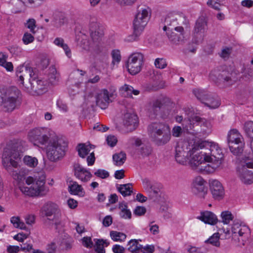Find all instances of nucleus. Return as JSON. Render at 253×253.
<instances>
[{"mask_svg": "<svg viewBox=\"0 0 253 253\" xmlns=\"http://www.w3.org/2000/svg\"><path fill=\"white\" fill-rule=\"evenodd\" d=\"M139 154L143 157L148 156L152 152V148L148 145H143L138 150Z\"/></svg>", "mask_w": 253, "mask_h": 253, "instance_id": "6e6d98bb", "label": "nucleus"}, {"mask_svg": "<svg viewBox=\"0 0 253 253\" xmlns=\"http://www.w3.org/2000/svg\"><path fill=\"white\" fill-rule=\"evenodd\" d=\"M197 218L205 223L212 225H215L218 222L217 216L213 212L210 211L201 212L200 215Z\"/></svg>", "mask_w": 253, "mask_h": 253, "instance_id": "4be33fe9", "label": "nucleus"}, {"mask_svg": "<svg viewBox=\"0 0 253 253\" xmlns=\"http://www.w3.org/2000/svg\"><path fill=\"white\" fill-rule=\"evenodd\" d=\"M54 43L62 47L64 50L66 55L69 58L71 57V51L68 45L64 42V40L61 38H56L54 41Z\"/></svg>", "mask_w": 253, "mask_h": 253, "instance_id": "f704fd0d", "label": "nucleus"}, {"mask_svg": "<svg viewBox=\"0 0 253 253\" xmlns=\"http://www.w3.org/2000/svg\"><path fill=\"white\" fill-rule=\"evenodd\" d=\"M228 145L230 151L235 155H239L243 151L244 144L242 141L229 143Z\"/></svg>", "mask_w": 253, "mask_h": 253, "instance_id": "c756f323", "label": "nucleus"}, {"mask_svg": "<svg viewBox=\"0 0 253 253\" xmlns=\"http://www.w3.org/2000/svg\"><path fill=\"white\" fill-rule=\"evenodd\" d=\"M36 22L34 19L30 18L27 21L25 24L26 27L30 29V32L33 34H35L36 33V31L35 30L36 28Z\"/></svg>", "mask_w": 253, "mask_h": 253, "instance_id": "5fc2aeb1", "label": "nucleus"}, {"mask_svg": "<svg viewBox=\"0 0 253 253\" xmlns=\"http://www.w3.org/2000/svg\"><path fill=\"white\" fill-rule=\"evenodd\" d=\"M166 102H170L169 98H166L163 100L155 99L150 102L148 107L149 116L152 118H154L160 116L162 118H166L169 114V110L167 109L166 112L164 113L161 112L165 108L164 103Z\"/></svg>", "mask_w": 253, "mask_h": 253, "instance_id": "1a4fd4ad", "label": "nucleus"}, {"mask_svg": "<svg viewBox=\"0 0 253 253\" xmlns=\"http://www.w3.org/2000/svg\"><path fill=\"white\" fill-rule=\"evenodd\" d=\"M144 61V55L140 52L131 54L128 58L126 67L128 72L136 75L141 70Z\"/></svg>", "mask_w": 253, "mask_h": 253, "instance_id": "9d476101", "label": "nucleus"}, {"mask_svg": "<svg viewBox=\"0 0 253 253\" xmlns=\"http://www.w3.org/2000/svg\"><path fill=\"white\" fill-rule=\"evenodd\" d=\"M73 240L69 236H65L61 242V246L66 250H69L72 248Z\"/></svg>", "mask_w": 253, "mask_h": 253, "instance_id": "a18cd8bd", "label": "nucleus"}, {"mask_svg": "<svg viewBox=\"0 0 253 253\" xmlns=\"http://www.w3.org/2000/svg\"><path fill=\"white\" fill-rule=\"evenodd\" d=\"M114 163L116 166H122L126 160V154L123 152L115 154L113 156Z\"/></svg>", "mask_w": 253, "mask_h": 253, "instance_id": "a19ab883", "label": "nucleus"}, {"mask_svg": "<svg viewBox=\"0 0 253 253\" xmlns=\"http://www.w3.org/2000/svg\"><path fill=\"white\" fill-rule=\"evenodd\" d=\"M189 163L198 172L208 174L218 168L223 160V154L218 144L202 141L195 144L189 154Z\"/></svg>", "mask_w": 253, "mask_h": 253, "instance_id": "f257e3e1", "label": "nucleus"}, {"mask_svg": "<svg viewBox=\"0 0 253 253\" xmlns=\"http://www.w3.org/2000/svg\"><path fill=\"white\" fill-rule=\"evenodd\" d=\"M68 146V142L65 137L57 135L51 137L46 149L47 158L53 162L62 160L66 155Z\"/></svg>", "mask_w": 253, "mask_h": 253, "instance_id": "20e7f679", "label": "nucleus"}, {"mask_svg": "<svg viewBox=\"0 0 253 253\" xmlns=\"http://www.w3.org/2000/svg\"><path fill=\"white\" fill-rule=\"evenodd\" d=\"M120 92L123 97L132 98V94L137 95L139 94L140 91L138 90L134 89L130 85L125 84L120 88Z\"/></svg>", "mask_w": 253, "mask_h": 253, "instance_id": "393cba45", "label": "nucleus"}, {"mask_svg": "<svg viewBox=\"0 0 253 253\" xmlns=\"http://www.w3.org/2000/svg\"><path fill=\"white\" fill-rule=\"evenodd\" d=\"M20 94L19 90L15 87H13L7 89L3 96L17 102Z\"/></svg>", "mask_w": 253, "mask_h": 253, "instance_id": "473e14b6", "label": "nucleus"}, {"mask_svg": "<svg viewBox=\"0 0 253 253\" xmlns=\"http://www.w3.org/2000/svg\"><path fill=\"white\" fill-rule=\"evenodd\" d=\"M80 45L84 50H89L90 42L85 35H84L82 38V40L80 43Z\"/></svg>", "mask_w": 253, "mask_h": 253, "instance_id": "680f3d73", "label": "nucleus"}, {"mask_svg": "<svg viewBox=\"0 0 253 253\" xmlns=\"http://www.w3.org/2000/svg\"><path fill=\"white\" fill-rule=\"evenodd\" d=\"M94 175L102 179H105L109 176V173L106 170L98 169L94 172Z\"/></svg>", "mask_w": 253, "mask_h": 253, "instance_id": "0e129e2a", "label": "nucleus"}, {"mask_svg": "<svg viewBox=\"0 0 253 253\" xmlns=\"http://www.w3.org/2000/svg\"><path fill=\"white\" fill-rule=\"evenodd\" d=\"M207 28V18L204 16L199 17L195 25L193 33L194 37L200 40H202Z\"/></svg>", "mask_w": 253, "mask_h": 253, "instance_id": "dca6fc26", "label": "nucleus"}, {"mask_svg": "<svg viewBox=\"0 0 253 253\" xmlns=\"http://www.w3.org/2000/svg\"><path fill=\"white\" fill-rule=\"evenodd\" d=\"M231 74L225 71L213 70L210 74V78L223 86H229L233 84L234 81L231 78Z\"/></svg>", "mask_w": 253, "mask_h": 253, "instance_id": "2eb2a0df", "label": "nucleus"}, {"mask_svg": "<svg viewBox=\"0 0 253 253\" xmlns=\"http://www.w3.org/2000/svg\"><path fill=\"white\" fill-rule=\"evenodd\" d=\"M241 181L247 184L253 183V170L243 169L240 176Z\"/></svg>", "mask_w": 253, "mask_h": 253, "instance_id": "bb28decb", "label": "nucleus"}, {"mask_svg": "<svg viewBox=\"0 0 253 253\" xmlns=\"http://www.w3.org/2000/svg\"><path fill=\"white\" fill-rule=\"evenodd\" d=\"M24 164L31 168L36 167L38 164V161L36 157H33L30 156L26 155L23 158Z\"/></svg>", "mask_w": 253, "mask_h": 253, "instance_id": "c03bdc74", "label": "nucleus"}, {"mask_svg": "<svg viewBox=\"0 0 253 253\" xmlns=\"http://www.w3.org/2000/svg\"><path fill=\"white\" fill-rule=\"evenodd\" d=\"M148 133L156 144L162 145L167 143L170 139V129L165 123L154 122L148 126Z\"/></svg>", "mask_w": 253, "mask_h": 253, "instance_id": "423d86ee", "label": "nucleus"}, {"mask_svg": "<svg viewBox=\"0 0 253 253\" xmlns=\"http://www.w3.org/2000/svg\"><path fill=\"white\" fill-rule=\"evenodd\" d=\"M188 145L187 142L182 141L176 144L175 148V159L179 164L185 165L187 163L191 151V149L188 148Z\"/></svg>", "mask_w": 253, "mask_h": 253, "instance_id": "ddd939ff", "label": "nucleus"}, {"mask_svg": "<svg viewBox=\"0 0 253 253\" xmlns=\"http://www.w3.org/2000/svg\"><path fill=\"white\" fill-rule=\"evenodd\" d=\"M221 217L222 219V222L224 224H228L231 221L233 220L234 216L230 211H225L221 212Z\"/></svg>", "mask_w": 253, "mask_h": 253, "instance_id": "8fccbe9b", "label": "nucleus"}, {"mask_svg": "<svg viewBox=\"0 0 253 253\" xmlns=\"http://www.w3.org/2000/svg\"><path fill=\"white\" fill-rule=\"evenodd\" d=\"M20 250L27 253L30 252L31 251H33V245L31 243L30 241L27 242L26 243H23L22 244L20 245Z\"/></svg>", "mask_w": 253, "mask_h": 253, "instance_id": "e2e57ef3", "label": "nucleus"}, {"mask_svg": "<svg viewBox=\"0 0 253 253\" xmlns=\"http://www.w3.org/2000/svg\"><path fill=\"white\" fill-rule=\"evenodd\" d=\"M241 165L243 169H253V158L250 157H242L240 161Z\"/></svg>", "mask_w": 253, "mask_h": 253, "instance_id": "de8ad7c7", "label": "nucleus"}, {"mask_svg": "<svg viewBox=\"0 0 253 253\" xmlns=\"http://www.w3.org/2000/svg\"><path fill=\"white\" fill-rule=\"evenodd\" d=\"M227 140L228 144L235 142L242 141L243 137L236 129H231L228 134Z\"/></svg>", "mask_w": 253, "mask_h": 253, "instance_id": "2f4dec72", "label": "nucleus"}, {"mask_svg": "<svg viewBox=\"0 0 253 253\" xmlns=\"http://www.w3.org/2000/svg\"><path fill=\"white\" fill-rule=\"evenodd\" d=\"M28 137L29 140L36 145H44L50 139L47 129L43 127L36 128L31 130Z\"/></svg>", "mask_w": 253, "mask_h": 253, "instance_id": "9b49d317", "label": "nucleus"}, {"mask_svg": "<svg viewBox=\"0 0 253 253\" xmlns=\"http://www.w3.org/2000/svg\"><path fill=\"white\" fill-rule=\"evenodd\" d=\"M118 190L124 197L129 196L132 193V185L131 183L120 185Z\"/></svg>", "mask_w": 253, "mask_h": 253, "instance_id": "58836bf2", "label": "nucleus"}, {"mask_svg": "<svg viewBox=\"0 0 253 253\" xmlns=\"http://www.w3.org/2000/svg\"><path fill=\"white\" fill-rule=\"evenodd\" d=\"M10 222L15 228L24 230L27 229L26 225L19 216H12L10 219Z\"/></svg>", "mask_w": 253, "mask_h": 253, "instance_id": "37998d69", "label": "nucleus"}, {"mask_svg": "<svg viewBox=\"0 0 253 253\" xmlns=\"http://www.w3.org/2000/svg\"><path fill=\"white\" fill-rule=\"evenodd\" d=\"M95 251L97 253H105L104 247L109 245V242L107 240L95 239Z\"/></svg>", "mask_w": 253, "mask_h": 253, "instance_id": "c85d7f7f", "label": "nucleus"}, {"mask_svg": "<svg viewBox=\"0 0 253 253\" xmlns=\"http://www.w3.org/2000/svg\"><path fill=\"white\" fill-rule=\"evenodd\" d=\"M30 87H26L27 91L31 93L41 95L45 92L47 90L48 83L46 80L41 78L33 77L29 79Z\"/></svg>", "mask_w": 253, "mask_h": 253, "instance_id": "f8f14e48", "label": "nucleus"}, {"mask_svg": "<svg viewBox=\"0 0 253 253\" xmlns=\"http://www.w3.org/2000/svg\"><path fill=\"white\" fill-rule=\"evenodd\" d=\"M78 154L80 157L84 158L89 154L91 149V145H86L85 144L81 143L77 146Z\"/></svg>", "mask_w": 253, "mask_h": 253, "instance_id": "4c0bfd02", "label": "nucleus"}, {"mask_svg": "<svg viewBox=\"0 0 253 253\" xmlns=\"http://www.w3.org/2000/svg\"><path fill=\"white\" fill-rule=\"evenodd\" d=\"M175 120L177 123L181 124L184 131L193 134H196L200 131L206 132L207 128L211 126L210 123L205 119L196 115H192L184 120L182 116H177Z\"/></svg>", "mask_w": 253, "mask_h": 253, "instance_id": "39448f33", "label": "nucleus"}, {"mask_svg": "<svg viewBox=\"0 0 253 253\" xmlns=\"http://www.w3.org/2000/svg\"><path fill=\"white\" fill-rule=\"evenodd\" d=\"M154 182V181H151L148 178H144L142 179V185L144 189L147 192H148Z\"/></svg>", "mask_w": 253, "mask_h": 253, "instance_id": "338daca9", "label": "nucleus"}, {"mask_svg": "<svg viewBox=\"0 0 253 253\" xmlns=\"http://www.w3.org/2000/svg\"><path fill=\"white\" fill-rule=\"evenodd\" d=\"M1 97L2 98L1 106H3L6 111H12L15 108L17 102L15 101L14 100H12V99L7 98L3 95L1 96Z\"/></svg>", "mask_w": 253, "mask_h": 253, "instance_id": "72a5a7b5", "label": "nucleus"}, {"mask_svg": "<svg viewBox=\"0 0 253 253\" xmlns=\"http://www.w3.org/2000/svg\"><path fill=\"white\" fill-rule=\"evenodd\" d=\"M150 16L148 8H141L138 10L133 20V33L127 38V41L132 42L137 40L147 25Z\"/></svg>", "mask_w": 253, "mask_h": 253, "instance_id": "0eeeda50", "label": "nucleus"}, {"mask_svg": "<svg viewBox=\"0 0 253 253\" xmlns=\"http://www.w3.org/2000/svg\"><path fill=\"white\" fill-rule=\"evenodd\" d=\"M48 85L49 84H56L59 81L60 75L57 72L54 66H51L49 69L48 73Z\"/></svg>", "mask_w": 253, "mask_h": 253, "instance_id": "cd10ccee", "label": "nucleus"}, {"mask_svg": "<svg viewBox=\"0 0 253 253\" xmlns=\"http://www.w3.org/2000/svg\"><path fill=\"white\" fill-rule=\"evenodd\" d=\"M232 236L235 240L238 238L239 242L241 241L238 246L244 245V242L250 234V229L246 225H242L238 223H234L231 227Z\"/></svg>", "mask_w": 253, "mask_h": 253, "instance_id": "4468645a", "label": "nucleus"}, {"mask_svg": "<svg viewBox=\"0 0 253 253\" xmlns=\"http://www.w3.org/2000/svg\"><path fill=\"white\" fill-rule=\"evenodd\" d=\"M69 191L71 194L78 195L80 196L84 195L83 188L81 185L78 184L76 181H70L69 185Z\"/></svg>", "mask_w": 253, "mask_h": 253, "instance_id": "7c9ffc66", "label": "nucleus"}, {"mask_svg": "<svg viewBox=\"0 0 253 253\" xmlns=\"http://www.w3.org/2000/svg\"><path fill=\"white\" fill-rule=\"evenodd\" d=\"M111 55L113 59V64H118L120 62L121 60V55L120 51L119 50H113L112 51Z\"/></svg>", "mask_w": 253, "mask_h": 253, "instance_id": "13d9d810", "label": "nucleus"}, {"mask_svg": "<svg viewBox=\"0 0 253 253\" xmlns=\"http://www.w3.org/2000/svg\"><path fill=\"white\" fill-rule=\"evenodd\" d=\"M127 250L131 253H138L141 249L142 246L135 239L130 240L127 244Z\"/></svg>", "mask_w": 253, "mask_h": 253, "instance_id": "ea45409f", "label": "nucleus"}, {"mask_svg": "<svg viewBox=\"0 0 253 253\" xmlns=\"http://www.w3.org/2000/svg\"><path fill=\"white\" fill-rule=\"evenodd\" d=\"M89 30L90 37L94 42L98 41L103 35L102 31L96 22H92L90 23Z\"/></svg>", "mask_w": 253, "mask_h": 253, "instance_id": "a878e982", "label": "nucleus"}, {"mask_svg": "<svg viewBox=\"0 0 253 253\" xmlns=\"http://www.w3.org/2000/svg\"><path fill=\"white\" fill-rule=\"evenodd\" d=\"M82 241L83 246L87 248H91L93 246V243L90 237H84L82 238Z\"/></svg>", "mask_w": 253, "mask_h": 253, "instance_id": "774afa93", "label": "nucleus"}, {"mask_svg": "<svg viewBox=\"0 0 253 253\" xmlns=\"http://www.w3.org/2000/svg\"><path fill=\"white\" fill-rule=\"evenodd\" d=\"M21 158V154L19 147L17 144H8L4 148L2 156V162L3 167L17 181L18 188L19 186H25L24 181L26 178L23 172L14 170L13 168H17L18 162Z\"/></svg>", "mask_w": 253, "mask_h": 253, "instance_id": "f03ea898", "label": "nucleus"}, {"mask_svg": "<svg viewBox=\"0 0 253 253\" xmlns=\"http://www.w3.org/2000/svg\"><path fill=\"white\" fill-rule=\"evenodd\" d=\"M183 20H184V24L187 25L188 23V21L185 16L174 12L169 13L165 18L164 21L165 26L163 27V30L167 31V29H174V31L182 33L183 28L182 26H177L179 24L177 21H180Z\"/></svg>", "mask_w": 253, "mask_h": 253, "instance_id": "6e6552de", "label": "nucleus"}, {"mask_svg": "<svg viewBox=\"0 0 253 253\" xmlns=\"http://www.w3.org/2000/svg\"><path fill=\"white\" fill-rule=\"evenodd\" d=\"M161 188V184L154 181L152 187H151L150 191H148V193L150 194L153 193L156 195H158L160 192Z\"/></svg>", "mask_w": 253, "mask_h": 253, "instance_id": "bf43d9fd", "label": "nucleus"}, {"mask_svg": "<svg viewBox=\"0 0 253 253\" xmlns=\"http://www.w3.org/2000/svg\"><path fill=\"white\" fill-rule=\"evenodd\" d=\"M110 236L114 241L121 242L124 241L126 237V234L115 231L110 232Z\"/></svg>", "mask_w": 253, "mask_h": 253, "instance_id": "603ef678", "label": "nucleus"}, {"mask_svg": "<svg viewBox=\"0 0 253 253\" xmlns=\"http://www.w3.org/2000/svg\"><path fill=\"white\" fill-rule=\"evenodd\" d=\"M241 72L243 74V78L246 81H253V67L249 65L246 66L244 65Z\"/></svg>", "mask_w": 253, "mask_h": 253, "instance_id": "c9c22d12", "label": "nucleus"}, {"mask_svg": "<svg viewBox=\"0 0 253 253\" xmlns=\"http://www.w3.org/2000/svg\"><path fill=\"white\" fill-rule=\"evenodd\" d=\"M244 128L247 135L250 138H253V121L246 122Z\"/></svg>", "mask_w": 253, "mask_h": 253, "instance_id": "864d4df0", "label": "nucleus"}, {"mask_svg": "<svg viewBox=\"0 0 253 253\" xmlns=\"http://www.w3.org/2000/svg\"><path fill=\"white\" fill-rule=\"evenodd\" d=\"M219 238V233H215L207 240L205 243L210 244L215 247H219L220 246Z\"/></svg>", "mask_w": 253, "mask_h": 253, "instance_id": "09e8293b", "label": "nucleus"}, {"mask_svg": "<svg viewBox=\"0 0 253 253\" xmlns=\"http://www.w3.org/2000/svg\"><path fill=\"white\" fill-rule=\"evenodd\" d=\"M22 41L24 44H28L34 41V37L31 34L26 32L23 35Z\"/></svg>", "mask_w": 253, "mask_h": 253, "instance_id": "69168bd1", "label": "nucleus"}, {"mask_svg": "<svg viewBox=\"0 0 253 253\" xmlns=\"http://www.w3.org/2000/svg\"><path fill=\"white\" fill-rule=\"evenodd\" d=\"M74 174L76 178L84 182L88 181L92 176L89 171L79 164L74 167Z\"/></svg>", "mask_w": 253, "mask_h": 253, "instance_id": "aec40b11", "label": "nucleus"}, {"mask_svg": "<svg viewBox=\"0 0 253 253\" xmlns=\"http://www.w3.org/2000/svg\"><path fill=\"white\" fill-rule=\"evenodd\" d=\"M193 92L197 99L201 101H205V100L208 99L207 97L209 96V93L205 90L196 89H194Z\"/></svg>", "mask_w": 253, "mask_h": 253, "instance_id": "3c124183", "label": "nucleus"}, {"mask_svg": "<svg viewBox=\"0 0 253 253\" xmlns=\"http://www.w3.org/2000/svg\"><path fill=\"white\" fill-rule=\"evenodd\" d=\"M119 208L121 210L120 212V216L121 217L124 219L131 218V212L130 210L127 209V206L126 203H120L119 205Z\"/></svg>", "mask_w": 253, "mask_h": 253, "instance_id": "e433bc0d", "label": "nucleus"}, {"mask_svg": "<svg viewBox=\"0 0 253 253\" xmlns=\"http://www.w3.org/2000/svg\"><path fill=\"white\" fill-rule=\"evenodd\" d=\"M137 116L133 113H126L124 115L123 124L127 131H131L136 129L138 126Z\"/></svg>", "mask_w": 253, "mask_h": 253, "instance_id": "6ab92c4d", "label": "nucleus"}, {"mask_svg": "<svg viewBox=\"0 0 253 253\" xmlns=\"http://www.w3.org/2000/svg\"><path fill=\"white\" fill-rule=\"evenodd\" d=\"M61 214L59 212L56 215L54 216L53 218L52 219V221L54 224L56 228H59L62 227L63 225V221L61 219Z\"/></svg>", "mask_w": 253, "mask_h": 253, "instance_id": "4d7b16f0", "label": "nucleus"}, {"mask_svg": "<svg viewBox=\"0 0 253 253\" xmlns=\"http://www.w3.org/2000/svg\"><path fill=\"white\" fill-rule=\"evenodd\" d=\"M187 251L189 253H206V250L202 248H197L195 246H188Z\"/></svg>", "mask_w": 253, "mask_h": 253, "instance_id": "052dcab7", "label": "nucleus"}, {"mask_svg": "<svg viewBox=\"0 0 253 253\" xmlns=\"http://www.w3.org/2000/svg\"><path fill=\"white\" fill-rule=\"evenodd\" d=\"M16 75L19 79V81L24 85L25 78L30 77V79L34 76L35 74L33 68L28 64H24L19 66L16 69Z\"/></svg>", "mask_w": 253, "mask_h": 253, "instance_id": "f3484780", "label": "nucleus"}, {"mask_svg": "<svg viewBox=\"0 0 253 253\" xmlns=\"http://www.w3.org/2000/svg\"><path fill=\"white\" fill-rule=\"evenodd\" d=\"M46 176L43 173H39L34 177H26V183L30 187L19 186V190L24 195L30 197H42L49 192L45 185Z\"/></svg>", "mask_w": 253, "mask_h": 253, "instance_id": "7ed1b4c3", "label": "nucleus"}, {"mask_svg": "<svg viewBox=\"0 0 253 253\" xmlns=\"http://www.w3.org/2000/svg\"><path fill=\"white\" fill-rule=\"evenodd\" d=\"M208 99L205 100L206 102L205 103L209 107L211 108H217L220 103L217 99L213 98L211 94H209V96L207 97Z\"/></svg>", "mask_w": 253, "mask_h": 253, "instance_id": "49530a36", "label": "nucleus"}, {"mask_svg": "<svg viewBox=\"0 0 253 253\" xmlns=\"http://www.w3.org/2000/svg\"><path fill=\"white\" fill-rule=\"evenodd\" d=\"M59 212L58 206L53 203H46L42 209V214L47 217L51 216L52 215L54 216Z\"/></svg>", "mask_w": 253, "mask_h": 253, "instance_id": "b1692460", "label": "nucleus"}, {"mask_svg": "<svg viewBox=\"0 0 253 253\" xmlns=\"http://www.w3.org/2000/svg\"><path fill=\"white\" fill-rule=\"evenodd\" d=\"M112 96V93H109L106 89H102L96 96V102L97 105L101 109L107 108L109 104L112 102L111 97Z\"/></svg>", "mask_w": 253, "mask_h": 253, "instance_id": "a211bd4d", "label": "nucleus"}, {"mask_svg": "<svg viewBox=\"0 0 253 253\" xmlns=\"http://www.w3.org/2000/svg\"><path fill=\"white\" fill-rule=\"evenodd\" d=\"M206 181L201 176H197L193 180L192 191L193 193L198 194L204 192L205 189Z\"/></svg>", "mask_w": 253, "mask_h": 253, "instance_id": "5701e85b", "label": "nucleus"}, {"mask_svg": "<svg viewBox=\"0 0 253 253\" xmlns=\"http://www.w3.org/2000/svg\"><path fill=\"white\" fill-rule=\"evenodd\" d=\"M174 29H167L166 31L167 35L169 40L173 43L177 44L180 40H181V35L182 33L178 35L173 30Z\"/></svg>", "mask_w": 253, "mask_h": 253, "instance_id": "79ce46f5", "label": "nucleus"}, {"mask_svg": "<svg viewBox=\"0 0 253 253\" xmlns=\"http://www.w3.org/2000/svg\"><path fill=\"white\" fill-rule=\"evenodd\" d=\"M210 189L213 197L220 200L223 198L224 191L220 182L217 180H213L210 182Z\"/></svg>", "mask_w": 253, "mask_h": 253, "instance_id": "412c9836", "label": "nucleus"}]
</instances>
